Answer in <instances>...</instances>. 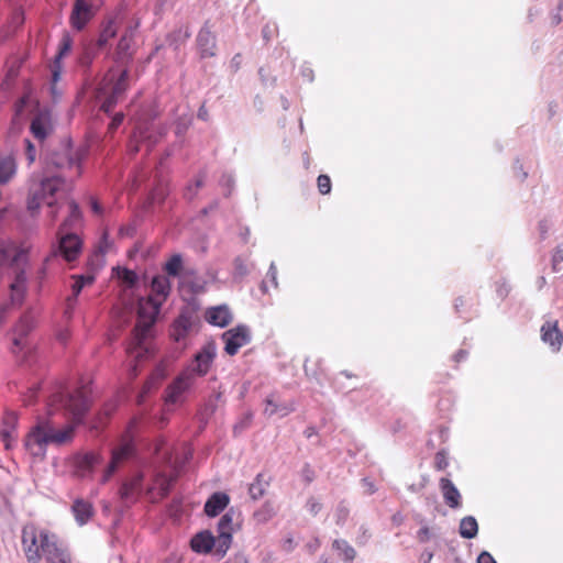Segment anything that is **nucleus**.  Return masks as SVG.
Returning <instances> with one entry per match:
<instances>
[{
  "label": "nucleus",
  "instance_id": "obj_40",
  "mask_svg": "<svg viewBox=\"0 0 563 563\" xmlns=\"http://www.w3.org/2000/svg\"><path fill=\"white\" fill-rule=\"evenodd\" d=\"M115 272L118 278L121 279L128 286H133L137 280L136 274L131 269L118 267Z\"/></svg>",
  "mask_w": 563,
  "mask_h": 563
},
{
  "label": "nucleus",
  "instance_id": "obj_57",
  "mask_svg": "<svg viewBox=\"0 0 563 563\" xmlns=\"http://www.w3.org/2000/svg\"><path fill=\"white\" fill-rule=\"evenodd\" d=\"M561 11L558 9L550 14V20L552 25H559L562 22Z\"/></svg>",
  "mask_w": 563,
  "mask_h": 563
},
{
  "label": "nucleus",
  "instance_id": "obj_38",
  "mask_svg": "<svg viewBox=\"0 0 563 563\" xmlns=\"http://www.w3.org/2000/svg\"><path fill=\"white\" fill-rule=\"evenodd\" d=\"M183 267V258L179 254L173 255L165 264V271L169 276H178Z\"/></svg>",
  "mask_w": 563,
  "mask_h": 563
},
{
  "label": "nucleus",
  "instance_id": "obj_24",
  "mask_svg": "<svg viewBox=\"0 0 563 563\" xmlns=\"http://www.w3.org/2000/svg\"><path fill=\"white\" fill-rule=\"evenodd\" d=\"M197 45L201 57H212L216 55V36L207 24L201 27L197 35Z\"/></svg>",
  "mask_w": 563,
  "mask_h": 563
},
{
  "label": "nucleus",
  "instance_id": "obj_35",
  "mask_svg": "<svg viewBox=\"0 0 563 563\" xmlns=\"http://www.w3.org/2000/svg\"><path fill=\"white\" fill-rule=\"evenodd\" d=\"M267 482L264 481L262 474H257L256 478L249 486V494L253 500L263 497L267 487Z\"/></svg>",
  "mask_w": 563,
  "mask_h": 563
},
{
  "label": "nucleus",
  "instance_id": "obj_36",
  "mask_svg": "<svg viewBox=\"0 0 563 563\" xmlns=\"http://www.w3.org/2000/svg\"><path fill=\"white\" fill-rule=\"evenodd\" d=\"M163 134H165V131L159 132L158 135L154 136L151 133H148L147 130L143 129L142 126H137L136 131L134 133V139H135L136 142H146L147 143V147H151L156 142H158V140L163 136Z\"/></svg>",
  "mask_w": 563,
  "mask_h": 563
},
{
  "label": "nucleus",
  "instance_id": "obj_58",
  "mask_svg": "<svg viewBox=\"0 0 563 563\" xmlns=\"http://www.w3.org/2000/svg\"><path fill=\"white\" fill-rule=\"evenodd\" d=\"M69 209H70V218L71 219H78L79 216H80V211H79L78 205L75 201H71L69 203Z\"/></svg>",
  "mask_w": 563,
  "mask_h": 563
},
{
  "label": "nucleus",
  "instance_id": "obj_27",
  "mask_svg": "<svg viewBox=\"0 0 563 563\" xmlns=\"http://www.w3.org/2000/svg\"><path fill=\"white\" fill-rule=\"evenodd\" d=\"M31 132L38 141H44L53 131L49 114L40 112L31 122Z\"/></svg>",
  "mask_w": 563,
  "mask_h": 563
},
{
  "label": "nucleus",
  "instance_id": "obj_26",
  "mask_svg": "<svg viewBox=\"0 0 563 563\" xmlns=\"http://www.w3.org/2000/svg\"><path fill=\"white\" fill-rule=\"evenodd\" d=\"M100 463L98 454L89 452L78 455L75 460V472L81 478L89 477L93 468Z\"/></svg>",
  "mask_w": 563,
  "mask_h": 563
},
{
  "label": "nucleus",
  "instance_id": "obj_21",
  "mask_svg": "<svg viewBox=\"0 0 563 563\" xmlns=\"http://www.w3.org/2000/svg\"><path fill=\"white\" fill-rule=\"evenodd\" d=\"M174 482V477L159 473L155 476L152 486L147 488V495L151 501L155 503L165 497Z\"/></svg>",
  "mask_w": 563,
  "mask_h": 563
},
{
  "label": "nucleus",
  "instance_id": "obj_37",
  "mask_svg": "<svg viewBox=\"0 0 563 563\" xmlns=\"http://www.w3.org/2000/svg\"><path fill=\"white\" fill-rule=\"evenodd\" d=\"M117 34V27L112 21H109L104 27L102 29L99 37H98V46L103 47L106 46L111 38H113Z\"/></svg>",
  "mask_w": 563,
  "mask_h": 563
},
{
  "label": "nucleus",
  "instance_id": "obj_42",
  "mask_svg": "<svg viewBox=\"0 0 563 563\" xmlns=\"http://www.w3.org/2000/svg\"><path fill=\"white\" fill-rule=\"evenodd\" d=\"M203 181H205V176H203V175H200V176L195 180V183H194V184H189V185L186 187V189H185V197H186V199L191 200V199L196 196V194H197L198 189L203 185Z\"/></svg>",
  "mask_w": 563,
  "mask_h": 563
},
{
  "label": "nucleus",
  "instance_id": "obj_4",
  "mask_svg": "<svg viewBox=\"0 0 563 563\" xmlns=\"http://www.w3.org/2000/svg\"><path fill=\"white\" fill-rule=\"evenodd\" d=\"M27 252L21 247H0V282L4 273L11 271L12 280L9 285L10 302L22 306L27 291Z\"/></svg>",
  "mask_w": 563,
  "mask_h": 563
},
{
  "label": "nucleus",
  "instance_id": "obj_34",
  "mask_svg": "<svg viewBox=\"0 0 563 563\" xmlns=\"http://www.w3.org/2000/svg\"><path fill=\"white\" fill-rule=\"evenodd\" d=\"M332 548L335 551H338L339 555L346 563H351L356 556V551L345 540H342V539L334 540L332 543Z\"/></svg>",
  "mask_w": 563,
  "mask_h": 563
},
{
  "label": "nucleus",
  "instance_id": "obj_17",
  "mask_svg": "<svg viewBox=\"0 0 563 563\" xmlns=\"http://www.w3.org/2000/svg\"><path fill=\"white\" fill-rule=\"evenodd\" d=\"M18 416L15 412H7L0 423V440L7 450H10L16 441Z\"/></svg>",
  "mask_w": 563,
  "mask_h": 563
},
{
  "label": "nucleus",
  "instance_id": "obj_33",
  "mask_svg": "<svg viewBox=\"0 0 563 563\" xmlns=\"http://www.w3.org/2000/svg\"><path fill=\"white\" fill-rule=\"evenodd\" d=\"M276 515V510L272 501H265L253 514V520L256 525H265Z\"/></svg>",
  "mask_w": 563,
  "mask_h": 563
},
{
  "label": "nucleus",
  "instance_id": "obj_1",
  "mask_svg": "<svg viewBox=\"0 0 563 563\" xmlns=\"http://www.w3.org/2000/svg\"><path fill=\"white\" fill-rule=\"evenodd\" d=\"M152 291L154 296L141 298L137 302V322L134 328L133 347H128V353L135 358L142 357L146 354L147 347L144 346V341L150 335L151 328L156 321L163 301L167 298L170 291V283L165 276H155L152 279Z\"/></svg>",
  "mask_w": 563,
  "mask_h": 563
},
{
  "label": "nucleus",
  "instance_id": "obj_6",
  "mask_svg": "<svg viewBox=\"0 0 563 563\" xmlns=\"http://www.w3.org/2000/svg\"><path fill=\"white\" fill-rule=\"evenodd\" d=\"M128 78L129 73L126 69L122 70L115 80L114 76L108 78L110 87H103L99 93L102 111L110 112L122 98L128 88Z\"/></svg>",
  "mask_w": 563,
  "mask_h": 563
},
{
  "label": "nucleus",
  "instance_id": "obj_46",
  "mask_svg": "<svg viewBox=\"0 0 563 563\" xmlns=\"http://www.w3.org/2000/svg\"><path fill=\"white\" fill-rule=\"evenodd\" d=\"M25 143V155L29 164H33L36 159V150L30 140H24Z\"/></svg>",
  "mask_w": 563,
  "mask_h": 563
},
{
  "label": "nucleus",
  "instance_id": "obj_28",
  "mask_svg": "<svg viewBox=\"0 0 563 563\" xmlns=\"http://www.w3.org/2000/svg\"><path fill=\"white\" fill-rule=\"evenodd\" d=\"M18 164L11 153L0 154V185L10 183L16 174Z\"/></svg>",
  "mask_w": 563,
  "mask_h": 563
},
{
  "label": "nucleus",
  "instance_id": "obj_9",
  "mask_svg": "<svg viewBox=\"0 0 563 563\" xmlns=\"http://www.w3.org/2000/svg\"><path fill=\"white\" fill-rule=\"evenodd\" d=\"M36 327V318L32 311L23 313L12 329L13 352L26 346V338Z\"/></svg>",
  "mask_w": 563,
  "mask_h": 563
},
{
  "label": "nucleus",
  "instance_id": "obj_48",
  "mask_svg": "<svg viewBox=\"0 0 563 563\" xmlns=\"http://www.w3.org/2000/svg\"><path fill=\"white\" fill-rule=\"evenodd\" d=\"M234 267H235V274L239 276H245L249 273L246 264L240 258L235 260Z\"/></svg>",
  "mask_w": 563,
  "mask_h": 563
},
{
  "label": "nucleus",
  "instance_id": "obj_49",
  "mask_svg": "<svg viewBox=\"0 0 563 563\" xmlns=\"http://www.w3.org/2000/svg\"><path fill=\"white\" fill-rule=\"evenodd\" d=\"M449 465V462L446 460V456L443 452H439L437 453L435 455V467L438 470H444Z\"/></svg>",
  "mask_w": 563,
  "mask_h": 563
},
{
  "label": "nucleus",
  "instance_id": "obj_45",
  "mask_svg": "<svg viewBox=\"0 0 563 563\" xmlns=\"http://www.w3.org/2000/svg\"><path fill=\"white\" fill-rule=\"evenodd\" d=\"M306 509L312 515V516H317L321 509H322V504L316 499L314 497H310L308 500H307V504H306Z\"/></svg>",
  "mask_w": 563,
  "mask_h": 563
},
{
  "label": "nucleus",
  "instance_id": "obj_32",
  "mask_svg": "<svg viewBox=\"0 0 563 563\" xmlns=\"http://www.w3.org/2000/svg\"><path fill=\"white\" fill-rule=\"evenodd\" d=\"M460 536L464 539H473L478 533V523L473 516H466L461 519L460 528H459Z\"/></svg>",
  "mask_w": 563,
  "mask_h": 563
},
{
  "label": "nucleus",
  "instance_id": "obj_56",
  "mask_svg": "<svg viewBox=\"0 0 563 563\" xmlns=\"http://www.w3.org/2000/svg\"><path fill=\"white\" fill-rule=\"evenodd\" d=\"M252 417V413H247L245 418L239 424L235 426L234 430L238 431L239 429H246L251 423Z\"/></svg>",
  "mask_w": 563,
  "mask_h": 563
},
{
  "label": "nucleus",
  "instance_id": "obj_47",
  "mask_svg": "<svg viewBox=\"0 0 563 563\" xmlns=\"http://www.w3.org/2000/svg\"><path fill=\"white\" fill-rule=\"evenodd\" d=\"M301 477L307 484H310L316 477L314 471L306 464L301 470Z\"/></svg>",
  "mask_w": 563,
  "mask_h": 563
},
{
  "label": "nucleus",
  "instance_id": "obj_63",
  "mask_svg": "<svg viewBox=\"0 0 563 563\" xmlns=\"http://www.w3.org/2000/svg\"><path fill=\"white\" fill-rule=\"evenodd\" d=\"M301 74L302 76L308 80V81H312L313 80V71L311 68L309 67H302L301 69Z\"/></svg>",
  "mask_w": 563,
  "mask_h": 563
},
{
  "label": "nucleus",
  "instance_id": "obj_25",
  "mask_svg": "<svg viewBox=\"0 0 563 563\" xmlns=\"http://www.w3.org/2000/svg\"><path fill=\"white\" fill-rule=\"evenodd\" d=\"M190 544L191 549L197 553H207L213 550L214 554L218 555V538L208 531L197 533L191 539Z\"/></svg>",
  "mask_w": 563,
  "mask_h": 563
},
{
  "label": "nucleus",
  "instance_id": "obj_7",
  "mask_svg": "<svg viewBox=\"0 0 563 563\" xmlns=\"http://www.w3.org/2000/svg\"><path fill=\"white\" fill-rule=\"evenodd\" d=\"M43 536H52L46 530L37 529L34 525H26L22 529V547L30 563H38L42 558Z\"/></svg>",
  "mask_w": 563,
  "mask_h": 563
},
{
  "label": "nucleus",
  "instance_id": "obj_16",
  "mask_svg": "<svg viewBox=\"0 0 563 563\" xmlns=\"http://www.w3.org/2000/svg\"><path fill=\"white\" fill-rule=\"evenodd\" d=\"M296 404L294 400L290 401H278L275 394H272L266 397L264 401L263 415L271 418L273 416H278L279 418L288 416L290 412L295 411Z\"/></svg>",
  "mask_w": 563,
  "mask_h": 563
},
{
  "label": "nucleus",
  "instance_id": "obj_43",
  "mask_svg": "<svg viewBox=\"0 0 563 563\" xmlns=\"http://www.w3.org/2000/svg\"><path fill=\"white\" fill-rule=\"evenodd\" d=\"M42 200L44 199L40 196V194L36 190L31 189L30 196L27 198V209L31 212H36L41 207Z\"/></svg>",
  "mask_w": 563,
  "mask_h": 563
},
{
  "label": "nucleus",
  "instance_id": "obj_20",
  "mask_svg": "<svg viewBox=\"0 0 563 563\" xmlns=\"http://www.w3.org/2000/svg\"><path fill=\"white\" fill-rule=\"evenodd\" d=\"M205 318L210 324L224 328L232 322L233 314L229 306L219 305L208 308L206 310Z\"/></svg>",
  "mask_w": 563,
  "mask_h": 563
},
{
  "label": "nucleus",
  "instance_id": "obj_2",
  "mask_svg": "<svg viewBox=\"0 0 563 563\" xmlns=\"http://www.w3.org/2000/svg\"><path fill=\"white\" fill-rule=\"evenodd\" d=\"M217 346L214 342H207L195 355L180 374L173 380L166 389V402L176 404L181 400L185 393L189 391L195 385L197 377H202L209 372L214 357Z\"/></svg>",
  "mask_w": 563,
  "mask_h": 563
},
{
  "label": "nucleus",
  "instance_id": "obj_61",
  "mask_svg": "<svg viewBox=\"0 0 563 563\" xmlns=\"http://www.w3.org/2000/svg\"><path fill=\"white\" fill-rule=\"evenodd\" d=\"M227 563H250L249 560L243 554H236L232 559H230Z\"/></svg>",
  "mask_w": 563,
  "mask_h": 563
},
{
  "label": "nucleus",
  "instance_id": "obj_22",
  "mask_svg": "<svg viewBox=\"0 0 563 563\" xmlns=\"http://www.w3.org/2000/svg\"><path fill=\"white\" fill-rule=\"evenodd\" d=\"M439 487L445 505L452 509H457L462 506V495L451 479L446 477L440 478Z\"/></svg>",
  "mask_w": 563,
  "mask_h": 563
},
{
  "label": "nucleus",
  "instance_id": "obj_12",
  "mask_svg": "<svg viewBox=\"0 0 563 563\" xmlns=\"http://www.w3.org/2000/svg\"><path fill=\"white\" fill-rule=\"evenodd\" d=\"M42 558L47 563H70V555L55 534L43 536Z\"/></svg>",
  "mask_w": 563,
  "mask_h": 563
},
{
  "label": "nucleus",
  "instance_id": "obj_11",
  "mask_svg": "<svg viewBox=\"0 0 563 563\" xmlns=\"http://www.w3.org/2000/svg\"><path fill=\"white\" fill-rule=\"evenodd\" d=\"M96 11L93 0H75L69 16L71 27L77 31L84 30L88 22L95 16Z\"/></svg>",
  "mask_w": 563,
  "mask_h": 563
},
{
  "label": "nucleus",
  "instance_id": "obj_23",
  "mask_svg": "<svg viewBox=\"0 0 563 563\" xmlns=\"http://www.w3.org/2000/svg\"><path fill=\"white\" fill-rule=\"evenodd\" d=\"M71 278L74 279V284L71 285V295L66 299V313L68 316L71 314L77 297L81 292L82 288L85 286L92 285L95 282V277L92 275H73Z\"/></svg>",
  "mask_w": 563,
  "mask_h": 563
},
{
  "label": "nucleus",
  "instance_id": "obj_10",
  "mask_svg": "<svg viewBox=\"0 0 563 563\" xmlns=\"http://www.w3.org/2000/svg\"><path fill=\"white\" fill-rule=\"evenodd\" d=\"M225 343L224 351L229 355H235L239 350L251 341V332L249 327L240 324L225 331L222 334Z\"/></svg>",
  "mask_w": 563,
  "mask_h": 563
},
{
  "label": "nucleus",
  "instance_id": "obj_5",
  "mask_svg": "<svg viewBox=\"0 0 563 563\" xmlns=\"http://www.w3.org/2000/svg\"><path fill=\"white\" fill-rule=\"evenodd\" d=\"M81 250L82 243L77 234H62V229H59L57 244L52 247L51 253L44 260V264L47 265L57 256H62L66 262H74L80 255Z\"/></svg>",
  "mask_w": 563,
  "mask_h": 563
},
{
  "label": "nucleus",
  "instance_id": "obj_64",
  "mask_svg": "<svg viewBox=\"0 0 563 563\" xmlns=\"http://www.w3.org/2000/svg\"><path fill=\"white\" fill-rule=\"evenodd\" d=\"M283 549L287 552H290L294 550V540L291 538H287L284 540Z\"/></svg>",
  "mask_w": 563,
  "mask_h": 563
},
{
  "label": "nucleus",
  "instance_id": "obj_55",
  "mask_svg": "<svg viewBox=\"0 0 563 563\" xmlns=\"http://www.w3.org/2000/svg\"><path fill=\"white\" fill-rule=\"evenodd\" d=\"M234 184V179L232 177V175L230 174H223L221 179H220V185L223 186V187H232Z\"/></svg>",
  "mask_w": 563,
  "mask_h": 563
},
{
  "label": "nucleus",
  "instance_id": "obj_31",
  "mask_svg": "<svg viewBox=\"0 0 563 563\" xmlns=\"http://www.w3.org/2000/svg\"><path fill=\"white\" fill-rule=\"evenodd\" d=\"M64 180L59 176L45 177L41 180L38 188L35 190L43 199L52 197L62 187Z\"/></svg>",
  "mask_w": 563,
  "mask_h": 563
},
{
  "label": "nucleus",
  "instance_id": "obj_59",
  "mask_svg": "<svg viewBox=\"0 0 563 563\" xmlns=\"http://www.w3.org/2000/svg\"><path fill=\"white\" fill-rule=\"evenodd\" d=\"M11 302L0 305V324L4 321V319L8 316L9 309H10Z\"/></svg>",
  "mask_w": 563,
  "mask_h": 563
},
{
  "label": "nucleus",
  "instance_id": "obj_30",
  "mask_svg": "<svg viewBox=\"0 0 563 563\" xmlns=\"http://www.w3.org/2000/svg\"><path fill=\"white\" fill-rule=\"evenodd\" d=\"M142 494V476H135L130 481L125 482L121 489L120 496L125 503L135 501Z\"/></svg>",
  "mask_w": 563,
  "mask_h": 563
},
{
  "label": "nucleus",
  "instance_id": "obj_18",
  "mask_svg": "<svg viewBox=\"0 0 563 563\" xmlns=\"http://www.w3.org/2000/svg\"><path fill=\"white\" fill-rule=\"evenodd\" d=\"M70 510L76 523L80 527L87 525L95 515L92 503L81 497L74 499Z\"/></svg>",
  "mask_w": 563,
  "mask_h": 563
},
{
  "label": "nucleus",
  "instance_id": "obj_62",
  "mask_svg": "<svg viewBox=\"0 0 563 563\" xmlns=\"http://www.w3.org/2000/svg\"><path fill=\"white\" fill-rule=\"evenodd\" d=\"M363 487L365 488V490H366L368 494H373V493L376 490V488H375V486H374L373 482H371V481H369V479H367V478H364V479H363Z\"/></svg>",
  "mask_w": 563,
  "mask_h": 563
},
{
  "label": "nucleus",
  "instance_id": "obj_14",
  "mask_svg": "<svg viewBox=\"0 0 563 563\" xmlns=\"http://www.w3.org/2000/svg\"><path fill=\"white\" fill-rule=\"evenodd\" d=\"M133 455V444L130 441L121 443L118 448L112 450V456L109 465L103 472L101 483H107L111 476L119 470V467L130 460Z\"/></svg>",
  "mask_w": 563,
  "mask_h": 563
},
{
  "label": "nucleus",
  "instance_id": "obj_41",
  "mask_svg": "<svg viewBox=\"0 0 563 563\" xmlns=\"http://www.w3.org/2000/svg\"><path fill=\"white\" fill-rule=\"evenodd\" d=\"M562 263H563V243L558 245L553 251L552 258H551L552 271L555 273L561 272Z\"/></svg>",
  "mask_w": 563,
  "mask_h": 563
},
{
  "label": "nucleus",
  "instance_id": "obj_8",
  "mask_svg": "<svg viewBox=\"0 0 563 563\" xmlns=\"http://www.w3.org/2000/svg\"><path fill=\"white\" fill-rule=\"evenodd\" d=\"M235 511L229 509L218 522V556L222 558L232 543V533L239 527V521H234Z\"/></svg>",
  "mask_w": 563,
  "mask_h": 563
},
{
  "label": "nucleus",
  "instance_id": "obj_15",
  "mask_svg": "<svg viewBox=\"0 0 563 563\" xmlns=\"http://www.w3.org/2000/svg\"><path fill=\"white\" fill-rule=\"evenodd\" d=\"M60 405L67 410L75 420L79 421L89 408V401L82 390L60 396Z\"/></svg>",
  "mask_w": 563,
  "mask_h": 563
},
{
  "label": "nucleus",
  "instance_id": "obj_3",
  "mask_svg": "<svg viewBox=\"0 0 563 563\" xmlns=\"http://www.w3.org/2000/svg\"><path fill=\"white\" fill-rule=\"evenodd\" d=\"M74 427L67 424L62 429L46 417H37L35 424L30 429L25 439L24 448L34 457L44 459L47 445H63L71 441Z\"/></svg>",
  "mask_w": 563,
  "mask_h": 563
},
{
  "label": "nucleus",
  "instance_id": "obj_53",
  "mask_svg": "<svg viewBox=\"0 0 563 563\" xmlns=\"http://www.w3.org/2000/svg\"><path fill=\"white\" fill-rule=\"evenodd\" d=\"M267 278L273 283L275 287H277V268L275 266V263H272L268 272H267Z\"/></svg>",
  "mask_w": 563,
  "mask_h": 563
},
{
  "label": "nucleus",
  "instance_id": "obj_52",
  "mask_svg": "<svg viewBox=\"0 0 563 563\" xmlns=\"http://www.w3.org/2000/svg\"><path fill=\"white\" fill-rule=\"evenodd\" d=\"M431 533L428 527H422L418 533L417 538L420 542H427L430 540Z\"/></svg>",
  "mask_w": 563,
  "mask_h": 563
},
{
  "label": "nucleus",
  "instance_id": "obj_29",
  "mask_svg": "<svg viewBox=\"0 0 563 563\" xmlns=\"http://www.w3.org/2000/svg\"><path fill=\"white\" fill-rule=\"evenodd\" d=\"M230 503L228 494L222 492L213 493L205 504V512L209 517L218 516Z\"/></svg>",
  "mask_w": 563,
  "mask_h": 563
},
{
  "label": "nucleus",
  "instance_id": "obj_54",
  "mask_svg": "<svg viewBox=\"0 0 563 563\" xmlns=\"http://www.w3.org/2000/svg\"><path fill=\"white\" fill-rule=\"evenodd\" d=\"M123 113H117L109 124V130L114 131L123 122Z\"/></svg>",
  "mask_w": 563,
  "mask_h": 563
},
{
  "label": "nucleus",
  "instance_id": "obj_51",
  "mask_svg": "<svg viewBox=\"0 0 563 563\" xmlns=\"http://www.w3.org/2000/svg\"><path fill=\"white\" fill-rule=\"evenodd\" d=\"M477 563H497V562L489 552L483 551L477 558Z\"/></svg>",
  "mask_w": 563,
  "mask_h": 563
},
{
  "label": "nucleus",
  "instance_id": "obj_13",
  "mask_svg": "<svg viewBox=\"0 0 563 563\" xmlns=\"http://www.w3.org/2000/svg\"><path fill=\"white\" fill-rule=\"evenodd\" d=\"M85 152L81 150L73 153L70 150L65 148L62 152L52 154L47 164L56 167L57 169H77V175H80V163L84 159Z\"/></svg>",
  "mask_w": 563,
  "mask_h": 563
},
{
  "label": "nucleus",
  "instance_id": "obj_19",
  "mask_svg": "<svg viewBox=\"0 0 563 563\" xmlns=\"http://www.w3.org/2000/svg\"><path fill=\"white\" fill-rule=\"evenodd\" d=\"M541 340L549 344L554 352L560 351L563 342V333L559 329L558 321H545L541 327Z\"/></svg>",
  "mask_w": 563,
  "mask_h": 563
},
{
  "label": "nucleus",
  "instance_id": "obj_60",
  "mask_svg": "<svg viewBox=\"0 0 563 563\" xmlns=\"http://www.w3.org/2000/svg\"><path fill=\"white\" fill-rule=\"evenodd\" d=\"M135 229L132 225L121 227L119 233L121 236H131L133 235Z\"/></svg>",
  "mask_w": 563,
  "mask_h": 563
},
{
  "label": "nucleus",
  "instance_id": "obj_44",
  "mask_svg": "<svg viewBox=\"0 0 563 563\" xmlns=\"http://www.w3.org/2000/svg\"><path fill=\"white\" fill-rule=\"evenodd\" d=\"M318 189L320 194L327 195L331 190V180L330 177L327 175H320L318 177Z\"/></svg>",
  "mask_w": 563,
  "mask_h": 563
},
{
  "label": "nucleus",
  "instance_id": "obj_39",
  "mask_svg": "<svg viewBox=\"0 0 563 563\" xmlns=\"http://www.w3.org/2000/svg\"><path fill=\"white\" fill-rule=\"evenodd\" d=\"M132 37L128 34L123 35L118 43V55L121 59L131 57Z\"/></svg>",
  "mask_w": 563,
  "mask_h": 563
},
{
  "label": "nucleus",
  "instance_id": "obj_50",
  "mask_svg": "<svg viewBox=\"0 0 563 563\" xmlns=\"http://www.w3.org/2000/svg\"><path fill=\"white\" fill-rule=\"evenodd\" d=\"M70 51V41L68 38H64L58 55L56 56V60L60 59L63 56H65Z\"/></svg>",
  "mask_w": 563,
  "mask_h": 563
}]
</instances>
